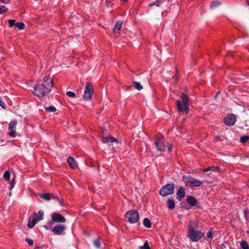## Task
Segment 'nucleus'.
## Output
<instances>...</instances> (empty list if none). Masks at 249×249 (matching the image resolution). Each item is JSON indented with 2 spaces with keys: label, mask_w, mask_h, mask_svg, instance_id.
<instances>
[{
  "label": "nucleus",
  "mask_w": 249,
  "mask_h": 249,
  "mask_svg": "<svg viewBox=\"0 0 249 249\" xmlns=\"http://www.w3.org/2000/svg\"><path fill=\"white\" fill-rule=\"evenodd\" d=\"M53 86L52 79L49 77H44L41 84H37L34 87V93L38 97H43L49 93Z\"/></svg>",
  "instance_id": "nucleus-1"
},
{
  "label": "nucleus",
  "mask_w": 249,
  "mask_h": 249,
  "mask_svg": "<svg viewBox=\"0 0 249 249\" xmlns=\"http://www.w3.org/2000/svg\"><path fill=\"white\" fill-rule=\"evenodd\" d=\"M189 97L185 93H182L181 99L177 101V107L179 112L187 113L189 111Z\"/></svg>",
  "instance_id": "nucleus-2"
},
{
  "label": "nucleus",
  "mask_w": 249,
  "mask_h": 249,
  "mask_svg": "<svg viewBox=\"0 0 249 249\" xmlns=\"http://www.w3.org/2000/svg\"><path fill=\"white\" fill-rule=\"evenodd\" d=\"M124 217L126 221L130 223H137L140 218L138 212L133 210L128 211Z\"/></svg>",
  "instance_id": "nucleus-3"
},
{
  "label": "nucleus",
  "mask_w": 249,
  "mask_h": 249,
  "mask_svg": "<svg viewBox=\"0 0 249 249\" xmlns=\"http://www.w3.org/2000/svg\"><path fill=\"white\" fill-rule=\"evenodd\" d=\"M183 182L187 185L192 187L200 186L203 183L202 181L196 179L191 176H184L182 178Z\"/></svg>",
  "instance_id": "nucleus-4"
},
{
  "label": "nucleus",
  "mask_w": 249,
  "mask_h": 249,
  "mask_svg": "<svg viewBox=\"0 0 249 249\" xmlns=\"http://www.w3.org/2000/svg\"><path fill=\"white\" fill-rule=\"evenodd\" d=\"M35 217H30L28 223V227L29 228H33L35 224L39 221L43 219V212L41 210L36 213H34Z\"/></svg>",
  "instance_id": "nucleus-5"
},
{
  "label": "nucleus",
  "mask_w": 249,
  "mask_h": 249,
  "mask_svg": "<svg viewBox=\"0 0 249 249\" xmlns=\"http://www.w3.org/2000/svg\"><path fill=\"white\" fill-rule=\"evenodd\" d=\"M175 189L174 184H168L162 187L160 190V194L164 196L173 194Z\"/></svg>",
  "instance_id": "nucleus-6"
},
{
  "label": "nucleus",
  "mask_w": 249,
  "mask_h": 249,
  "mask_svg": "<svg viewBox=\"0 0 249 249\" xmlns=\"http://www.w3.org/2000/svg\"><path fill=\"white\" fill-rule=\"evenodd\" d=\"M93 93V89L92 85L89 82L86 84L84 94L83 98L85 100L89 101L91 99L92 95Z\"/></svg>",
  "instance_id": "nucleus-7"
},
{
  "label": "nucleus",
  "mask_w": 249,
  "mask_h": 249,
  "mask_svg": "<svg viewBox=\"0 0 249 249\" xmlns=\"http://www.w3.org/2000/svg\"><path fill=\"white\" fill-rule=\"evenodd\" d=\"M204 234L198 231H192L188 232L187 236L193 242H197L199 240Z\"/></svg>",
  "instance_id": "nucleus-8"
},
{
  "label": "nucleus",
  "mask_w": 249,
  "mask_h": 249,
  "mask_svg": "<svg viewBox=\"0 0 249 249\" xmlns=\"http://www.w3.org/2000/svg\"><path fill=\"white\" fill-rule=\"evenodd\" d=\"M51 218L52 219L50 222L51 224L53 223H64L66 222L65 218L61 214L56 213H53Z\"/></svg>",
  "instance_id": "nucleus-9"
},
{
  "label": "nucleus",
  "mask_w": 249,
  "mask_h": 249,
  "mask_svg": "<svg viewBox=\"0 0 249 249\" xmlns=\"http://www.w3.org/2000/svg\"><path fill=\"white\" fill-rule=\"evenodd\" d=\"M155 144L157 150L159 151H164L166 148V145L165 144V141L163 137H160L156 140Z\"/></svg>",
  "instance_id": "nucleus-10"
},
{
  "label": "nucleus",
  "mask_w": 249,
  "mask_h": 249,
  "mask_svg": "<svg viewBox=\"0 0 249 249\" xmlns=\"http://www.w3.org/2000/svg\"><path fill=\"white\" fill-rule=\"evenodd\" d=\"M224 123L228 126L233 125L236 121V117L233 114H230L227 115L224 118Z\"/></svg>",
  "instance_id": "nucleus-11"
},
{
  "label": "nucleus",
  "mask_w": 249,
  "mask_h": 249,
  "mask_svg": "<svg viewBox=\"0 0 249 249\" xmlns=\"http://www.w3.org/2000/svg\"><path fill=\"white\" fill-rule=\"evenodd\" d=\"M17 125V122L13 121L10 122L9 124V135L10 137L15 138L16 136V127Z\"/></svg>",
  "instance_id": "nucleus-12"
},
{
  "label": "nucleus",
  "mask_w": 249,
  "mask_h": 249,
  "mask_svg": "<svg viewBox=\"0 0 249 249\" xmlns=\"http://www.w3.org/2000/svg\"><path fill=\"white\" fill-rule=\"evenodd\" d=\"M65 226L63 225H57L53 229L52 231L55 234H60L65 230Z\"/></svg>",
  "instance_id": "nucleus-13"
},
{
  "label": "nucleus",
  "mask_w": 249,
  "mask_h": 249,
  "mask_svg": "<svg viewBox=\"0 0 249 249\" xmlns=\"http://www.w3.org/2000/svg\"><path fill=\"white\" fill-rule=\"evenodd\" d=\"M39 196L41 198L46 201H49L51 199H54L55 198H57V196L51 193H44L40 195Z\"/></svg>",
  "instance_id": "nucleus-14"
},
{
  "label": "nucleus",
  "mask_w": 249,
  "mask_h": 249,
  "mask_svg": "<svg viewBox=\"0 0 249 249\" xmlns=\"http://www.w3.org/2000/svg\"><path fill=\"white\" fill-rule=\"evenodd\" d=\"M185 196V191L183 187H181L177 193V199L181 201Z\"/></svg>",
  "instance_id": "nucleus-15"
},
{
  "label": "nucleus",
  "mask_w": 249,
  "mask_h": 249,
  "mask_svg": "<svg viewBox=\"0 0 249 249\" xmlns=\"http://www.w3.org/2000/svg\"><path fill=\"white\" fill-rule=\"evenodd\" d=\"M67 162L71 167L72 169H75L77 167V165L75 162L74 159L71 156H69L68 158Z\"/></svg>",
  "instance_id": "nucleus-16"
},
{
  "label": "nucleus",
  "mask_w": 249,
  "mask_h": 249,
  "mask_svg": "<svg viewBox=\"0 0 249 249\" xmlns=\"http://www.w3.org/2000/svg\"><path fill=\"white\" fill-rule=\"evenodd\" d=\"M198 226L197 223L195 221H190L188 225V232L195 230Z\"/></svg>",
  "instance_id": "nucleus-17"
},
{
  "label": "nucleus",
  "mask_w": 249,
  "mask_h": 249,
  "mask_svg": "<svg viewBox=\"0 0 249 249\" xmlns=\"http://www.w3.org/2000/svg\"><path fill=\"white\" fill-rule=\"evenodd\" d=\"M122 26V22L120 21H118L114 27L113 32L115 34H119V31Z\"/></svg>",
  "instance_id": "nucleus-18"
},
{
  "label": "nucleus",
  "mask_w": 249,
  "mask_h": 249,
  "mask_svg": "<svg viewBox=\"0 0 249 249\" xmlns=\"http://www.w3.org/2000/svg\"><path fill=\"white\" fill-rule=\"evenodd\" d=\"M188 203L191 206H194L197 203V200L192 196H189L187 199Z\"/></svg>",
  "instance_id": "nucleus-19"
},
{
  "label": "nucleus",
  "mask_w": 249,
  "mask_h": 249,
  "mask_svg": "<svg viewBox=\"0 0 249 249\" xmlns=\"http://www.w3.org/2000/svg\"><path fill=\"white\" fill-rule=\"evenodd\" d=\"M220 170V168L218 166H211L208 168H205L203 169V172H207L210 171H219Z\"/></svg>",
  "instance_id": "nucleus-20"
},
{
  "label": "nucleus",
  "mask_w": 249,
  "mask_h": 249,
  "mask_svg": "<svg viewBox=\"0 0 249 249\" xmlns=\"http://www.w3.org/2000/svg\"><path fill=\"white\" fill-rule=\"evenodd\" d=\"M167 207L169 209H173L175 208V204L173 200L168 199L167 201Z\"/></svg>",
  "instance_id": "nucleus-21"
},
{
  "label": "nucleus",
  "mask_w": 249,
  "mask_h": 249,
  "mask_svg": "<svg viewBox=\"0 0 249 249\" xmlns=\"http://www.w3.org/2000/svg\"><path fill=\"white\" fill-rule=\"evenodd\" d=\"M143 225L147 228H150L151 227V223L150 220L147 218H145L143 221Z\"/></svg>",
  "instance_id": "nucleus-22"
},
{
  "label": "nucleus",
  "mask_w": 249,
  "mask_h": 249,
  "mask_svg": "<svg viewBox=\"0 0 249 249\" xmlns=\"http://www.w3.org/2000/svg\"><path fill=\"white\" fill-rule=\"evenodd\" d=\"M163 2V0H156L155 2L149 4V6L151 7L152 6H159Z\"/></svg>",
  "instance_id": "nucleus-23"
},
{
  "label": "nucleus",
  "mask_w": 249,
  "mask_h": 249,
  "mask_svg": "<svg viewBox=\"0 0 249 249\" xmlns=\"http://www.w3.org/2000/svg\"><path fill=\"white\" fill-rule=\"evenodd\" d=\"M15 26H16L19 30H22L25 28L24 24L21 22H16Z\"/></svg>",
  "instance_id": "nucleus-24"
},
{
  "label": "nucleus",
  "mask_w": 249,
  "mask_h": 249,
  "mask_svg": "<svg viewBox=\"0 0 249 249\" xmlns=\"http://www.w3.org/2000/svg\"><path fill=\"white\" fill-rule=\"evenodd\" d=\"M221 4V2H220L218 1H213L211 3L210 7L211 8H214L217 6H218Z\"/></svg>",
  "instance_id": "nucleus-25"
},
{
  "label": "nucleus",
  "mask_w": 249,
  "mask_h": 249,
  "mask_svg": "<svg viewBox=\"0 0 249 249\" xmlns=\"http://www.w3.org/2000/svg\"><path fill=\"white\" fill-rule=\"evenodd\" d=\"M3 178H4V179L6 181H9L10 178V173L9 171H6L3 175Z\"/></svg>",
  "instance_id": "nucleus-26"
},
{
  "label": "nucleus",
  "mask_w": 249,
  "mask_h": 249,
  "mask_svg": "<svg viewBox=\"0 0 249 249\" xmlns=\"http://www.w3.org/2000/svg\"><path fill=\"white\" fill-rule=\"evenodd\" d=\"M240 245L243 249H249L248 244L245 241H242Z\"/></svg>",
  "instance_id": "nucleus-27"
},
{
  "label": "nucleus",
  "mask_w": 249,
  "mask_h": 249,
  "mask_svg": "<svg viewBox=\"0 0 249 249\" xmlns=\"http://www.w3.org/2000/svg\"><path fill=\"white\" fill-rule=\"evenodd\" d=\"M133 85L135 88L138 90H140L142 89V86L138 82H134Z\"/></svg>",
  "instance_id": "nucleus-28"
},
{
  "label": "nucleus",
  "mask_w": 249,
  "mask_h": 249,
  "mask_svg": "<svg viewBox=\"0 0 249 249\" xmlns=\"http://www.w3.org/2000/svg\"><path fill=\"white\" fill-rule=\"evenodd\" d=\"M139 249H150L148 241H145L143 246L140 247Z\"/></svg>",
  "instance_id": "nucleus-29"
},
{
  "label": "nucleus",
  "mask_w": 249,
  "mask_h": 249,
  "mask_svg": "<svg viewBox=\"0 0 249 249\" xmlns=\"http://www.w3.org/2000/svg\"><path fill=\"white\" fill-rule=\"evenodd\" d=\"M45 110L47 112H55L56 110V109L54 107L50 106L49 107H46Z\"/></svg>",
  "instance_id": "nucleus-30"
},
{
  "label": "nucleus",
  "mask_w": 249,
  "mask_h": 249,
  "mask_svg": "<svg viewBox=\"0 0 249 249\" xmlns=\"http://www.w3.org/2000/svg\"><path fill=\"white\" fill-rule=\"evenodd\" d=\"M249 140V137L247 135L243 136L240 138V142L242 143H244Z\"/></svg>",
  "instance_id": "nucleus-31"
},
{
  "label": "nucleus",
  "mask_w": 249,
  "mask_h": 249,
  "mask_svg": "<svg viewBox=\"0 0 249 249\" xmlns=\"http://www.w3.org/2000/svg\"><path fill=\"white\" fill-rule=\"evenodd\" d=\"M93 244L95 248H100V241L99 239L97 238V239H95L93 242Z\"/></svg>",
  "instance_id": "nucleus-32"
},
{
  "label": "nucleus",
  "mask_w": 249,
  "mask_h": 249,
  "mask_svg": "<svg viewBox=\"0 0 249 249\" xmlns=\"http://www.w3.org/2000/svg\"><path fill=\"white\" fill-rule=\"evenodd\" d=\"M66 95L70 97H71V98H74L75 97V93H74L73 92H72V91H68L66 92Z\"/></svg>",
  "instance_id": "nucleus-33"
},
{
  "label": "nucleus",
  "mask_w": 249,
  "mask_h": 249,
  "mask_svg": "<svg viewBox=\"0 0 249 249\" xmlns=\"http://www.w3.org/2000/svg\"><path fill=\"white\" fill-rule=\"evenodd\" d=\"M15 184V178L12 179L11 181L10 182L9 190H11L14 187Z\"/></svg>",
  "instance_id": "nucleus-34"
},
{
  "label": "nucleus",
  "mask_w": 249,
  "mask_h": 249,
  "mask_svg": "<svg viewBox=\"0 0 249 249\" xmlns=\"http://www.w3.org/2000/svg\"><path fill=\"white\" fill-rule=\"evenodd\" d=\"M8 23H9V26L10 27H12L13 26H15V24L16 23V20H14V19L9 20Z\"/></svg>",
  "instance_id": "nucleus-35"
},
{
  "label": "nucleus",
  "mask_w": 249,
  "mask_h": 249,
  "mask_svg": "<svg viewBox=\"0 0 249 249\" xmlns=\"http://www.w3.org/2000/svg\"><path fill=\"white\" fill-rule=\"evenodd\" d=\"M8 8L6 6L1 5V14L7 11Z\"/></svg>",
  "instance_id": "nucleus-36"
},
{
  "label": "nucleus",
  "mask_w": 249,
  "mask_h": 249,
  "mask_svg": "<svg viewBox=\"0 0 249 249\" xmlns=\"http://www.w3.org/2000/svg\"><path fill=\"white\" fill-rule=\"evenodd\" d=\"M102 142L103 143H107L109 142V136L107 137H103L102 139Z\"/></svg>",
  "instance_id": "nucleus-37"
},
{
  "label": "nucleus",
  "mask_w": 249,
  "mask_h": 249,
  "mask_svg": "<svg viewBox=\"0 0 249 249\" xmlns=\"http://www.w3.org/2000/svg\"><path fill=\"white\" fill-rule=\"evenodd\" d=\"M109 142H118V140L111 136H109Z\"/></svg>",
  "instance_id": "nucleus-38"
},
{
  "label": "nucleus",
  "mask_w": 249,
  "mask_h": 249,
  "mask_svg": "<svg viewBox=\"0 0 249 249\" xmlns=\"http://www.w3.org/2000/svg\"><path fill=\"white\" fill-rule=\"evenodd\" d=\"M25 241L29 245H33L34 243V241L31 239L26 238Z\"/></svg>",
  "instance_id": "nucleus-39"
},
{
  "label": "nucleus",
  "mask_w": 249,
  "mask_h": 249,
  "mask_svg": "<svg viewBox=\"0 0 249 249\" xmlns=\"http://www.w3.org/2000/svg\"><path fill=\"white\" fill-rule=\"evenodd\" d=\"M54 199L56 200L57 201H58L61 206H63L65 205V203H64V201H63L62 200L59 199L58 197H57V198H55Z\"/></svg>",
  "instance_id": "nucleus-40"
},
{
  "label": "nucleus",
  "mask_w": 249,
  "mask_h": 249,
  "mask_svg": "<svg viewBox=\"0 0 249 249\" xmlns=\"http://www.w3.org/2000/svg\"><path fill=\"white\" fill-rule=\"evenodd\" d=\"M213 233L211 231H209L207 234V236L209 238H211V239L213 238Z\"/></svg>",
  "instance_id": "nucleus-41"
},
{
  "label": "nucleus",
  "mask_w": 249,
  "mask_h": 249,
  "mask_svg": "<svg viewBox=\"0 0 249 249\" xmlns=\"http://www.w3.org/2000/svg\"><path fill=\"white\" fill-rule=\"evenodd\" d=\"M1 2L5 4H8L10 3V0H1Z\"/></svg>",
  "instance_id": "nucleus-42"
},
{
  "label": "nucleus",
  "mask_w": 249,
  "mask_h": 249,
  "mask_svg": "<svg viewBox=\"0 0 249 249\" xmlns=\"http://www.w3.org/2000/svg\"><path fill=\"white\" fill-rule=\"evenodd\" d=\"M1 107H2L4 109H6V106L4 103L1 101Z\"/></svg>",
  "instance_id": "nucleus-43"
},
{
  "label": "nucleus",
  "mask_w": 249,
  "mask_h": 249,
  "mask_svg": "<svg viewBox=\"0 0 249 249\" xmlns=\"http://www.w3.org/2000/svg\"><path fill=\"white\" fill-rule=\"evenodd\" d=\"M166 146L168 147V150L169 153L172 151L171 145H167Z\"/></svg>",
  "instance_id": "nucleus-44"
},
{
  "label": "nucleus",
  "mask_w": 249,
  "mask_h": 249,
  "mask_svg": "<svg viewBox=\"0 0 249 249\" xmlns=\"http://www.w3.org/2000/svg\"><path fill=\"white\" fill-rule=\"evenodd\" d=\"M247 3L249 5V0H247Z\"/></svg>",
  "instance_id": "nucleus-45"
},
{
  "label": "nucleus",
  "mask_w": 249,
  "mask_h": 249,
  "mask_svg": "<svg viewBox=\"0 0 249 249\" xmlns=\"http://www.w3.org/2000/svg\"><path fill=\"white\" fill-rule=\"evenodd\" d=\"M36 249H40L39 247H38Z\"/></svg>",
  "instance_id": "nucleus-46"
},
{
  "label": "nucleus",
  "mask_w": 249,
  "mask_h": 249,
  "mask_svg": "<svg viewBox=\"0 0 249 249\" xmlns=\"http://www.w3.org/2000/svg\"><path fill=\"white\" fill-rule=\"evenodd\" d=\"M124 1H126V0H124Z\"/></svg>",
  "instance_id": "nucleus-47"
}]
</instances>
